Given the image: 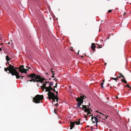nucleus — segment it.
<instances>
[{"instance_id":"nucleus-1","label":"nucleus","mask_w":131,"mask_h":131,"mask_svg":"<svg viewBox=\"0 0 131 131\" xmlns=\"http://www.w3.org/2000/svg\"><path fill=\"white\" fill-rule=\"evenodd\" d=\"M28 76L29 78V80H28L27 81H29L30 82H41L42 83V87L45 89L47 87L49 86V81H47L46 79L43 78H40L39 76H36L35 74L31 73Z\"/></svg>"},{"instance_id":"nucleus-2","label":"nucleus","mask_w":131,"mask_h":131,"mask_svg":"<svg viewBox=\"0 0 131 131\" xmlns=\"http://www.w3.org/2000/svg\"><path fill=\"white\" fill-rule=\"evenodd\" d=\"M52 82H50L49 83V86L48 87H47L46 88V91L49 92L48 93V95L49 96V98H57V97H55V96L53 93L51 92L50 91L53 90V88L51 86L53 85Z\"/></svg>"},{"instance_id":"nucleus-3","label":"nucleus","mask_w":131,"mask_h":131,"mask_svg":"<svg viewBox=\"0 0 131 131\" xmlns=\"http://www.w3.org/2000/svg\"><path fill=\"white\" fill-rule=\"evenodd\" d=\"M9 72L12 75H15L17 78L19 79L20 78V77L21 78L24 77V76H22L21 75L19 74V73L18 72L16 71V72H14L12 71H9Z\"/></svg>"},{"instance_id":"nucleus-4","label":"nucleus","mask_w":131,"mask_h":131,"mask_svg":"<svg viewBox=\"0 0 131 131\" xmlns=\"http://www.w3.org/2000/svg\"><path fill=\"white\" fill-rule=\"evenodd\" d=\"M92 116V118H91V120L92 121V122L93 123H95V122H96V126H97V122H98L100 121V119H98V118L97 117V116L99 117L100 118H101V117H100V115H97V116H94L93 117L92 116V115H90L89 116Z\"/></svg>"},{"instance_id":"nucleus-5","label":"nucleus","mask_w":131,"mask_h":131,"mask_svg":"<svg viewBox=\"0 0 131 131\" xmlns=\"http://www.w3.org/2000/svg\"><path fill=\"white\" fill-rule=\"evenodd\" d=\"M19 71L21 73H27V71H28V69H26L24 68V66H21L19 68Z\"/></svg>"},{"instance_id":"nucleus-6","label":"nucleus","mask_w":131,"mask_h":131,"mask_svg":"<svg viewBox=\"0 0 131 131\" xmlns=\"http://www.w3.org/2000/svg\"><path fill=\"white\" fill-rule=\"evenodd\" d=\"M76 101L78 102L77 107H80L81 104L83 103V99H76Z\"/></svg>"},{"instance_id":"nucleus-7","label":"nucleus","mask_w":131,"mask_h":131,"mask_svg":"<svg viewBox=\"0 0 131 131\" xmlns=\"http://www.w3.org/2000/svg\"><path fill=\"white\" fill-rule=\"evenodd\" d=\"M14 66L11 64H9L8 71H12L14 72H16L17 70L14 68Z\"/></svg>"},{"instance_id":"nucleus-8","label":"nucleus","mask_w":131,"mask_h":131,"mask_svg":"<svg viewBox=\"0 0 131 131\" xmlns=\"http://www.w3.org/2000/svg\"><path fill=\"white\" fill-rule=\"evenodd\" d=\"M43 99H33V101L36 103H39L43 101Z\"/></svg>"},{"instance_id":"nucleus-9","label":"nucleus","mask_w":131,"mask_h":131,"mask_svg":"<svg viewBox=\"0 0 131 131\" xmlns=\"http://www.w3.org/2000/svg\"><path fill=\"white\" fill-rule=\"evenodd\" d=\"M82 109H83V110H84V111H85V112H86L89 111V106L88 105L86 106L85 105H82Z\"/></svg>"},{"instance_id":"nucleus-10","label":"nucleus","mask_w":131,"mask_h":131,"mask_svg":"<svg viewBox=\"0 0 131 131\" xmlns=\"http://www.w3.org/2000/svg\"><path fill=\"white\" fill-rule=\"evenodd\" d=\"M75 125V123L74 122H71L70 123V129H71L74 127Z\"/></svg>"},{"instance_id":"nucleus-11","label":"nucleus","mask_w":131,"mask_h":131,"mask_svg":"<svg viewBox=\"0 0 131 131\" xmlns=\"http://www.w3.org/2000/svg\"><path fill=\"white\" fill-rule=\"evenodd\" d=\"M43 95H36L35 97L33 98H43Z\"/></svg>"},{"instance_id":"nucleus-12","label":"nucleus","mask_w":131,"mask_h":131,"mask_svg":"<svg viewBox=\"0 0 131 131\" xmlns=\"http://www.w3.org/2000/svg\"><path fill=\"white\" fill-rule=\"evenodd\" d=\"M95 46L94 44V43H92V44L91 48L92 50L93 51H95Z\"/></svg>"},{"instance_id":"nucleus-13","label":"nucleus","mask_w":131,"mask_h":131,"mask_svg":"<svg viewBox=\"0 0 131 131\" xmlns=\"http://www.w3.org/2000/svg\"><path fill=\"white\" fill-rule=\"evenodd\" d=\"M69 93L70 96H72L71 97H73L74 95V93H73L72 92H69Z\"/></svg>"},{"instance_id":"nucleus-14","label":"nucleus","mask_w":131,"mask_h":131,"mask_svg":"<svg viewBox=\"0 0 131 131\" xmlns=\"http://www.w3.org/2000/svg\"><path fill=\"white\" fill-rule=\"evenodd\" d=\"M50 101L51 99H52V101L54 102H57L58 101V100L59 99H49Z\"/></svg>"},{"instance_id":"nucleus-15","label":"nucleus","mask_w":131,"mask_h":131,"mask_svg":"<svg viewBox=\"0 0 131 131\" xmlns=\"http://www.w3.org/2000/svg\"><path fill=\"white\" fill-rule=\"evenodd\" d=\"M6 60H7V61H9L10 59V58L9 57V56L8 55H7L6 57Z\"/></svg>"},{"instance_id":"nucleus-16","label":"nucleus","mask_w":131,"mask_h":131,"mask_svg":"<svg viewBox=\"0 0 131 131\" xmlns=\"http://www.w3.org/2000/svg\"><path fill=\"white\" fill-rule=\"evenodd\" d=\"M84 97H85V98H86V97H85L84 95L82 94L80 95V98L79 97H78L77 98H84ZM76 98H77L76 97Z\"/></svg>"},{"instance_id":"nucleus-17","label":"nucleus","mask_w":131,"mask_h":131,"mask_svg":"<svg viewBox=\"0 0 131 131\" xmlns=\"http://www.w3.org/2000/svg\"><path fill=\"white\" fill-rule=\"evenodd\" d=\"M77 125H79L80 124V122H77V121H74V122Z\"/></svg>"},{"instance_id":"nucleus-18","label":"nucleus","mask_w":131,"mask_h":131,"mask_svg":"<svg viewBox=\"0 0 131 131\" xmlns=\"http://www.w3.org/2000/svg\"><path fill=\"white\" fill-rule=\"evenodd\" d=\"M8 68H8H5V71H7L8 70Z\"/></svg>"},{"instance_id":"nucleus-19","label":"nucleus","mask_w":131,"mask_h":131,"mask_svg":"<svg viewBox=\"0 0 131 131\" xmlns=\"http://www.w3.org/2000/svg\"><path fill=\"white\" fill-rule=\"evenodd\" d=\"M122 81H123V82H124L125 83H127V81H126V80H124V79H123V80H122Z\"/></svg>"},{"instance_id":"nucleus-20","label":"nucleus","mask_w":131,"mask_h":131,"mask_svg":"<svg viewBox=\"0 0 131 131\" xmlns=\"http://www.w3.org/2000/svg\"><path fill=\"white\" fill-rule=\"evenodd\" d=\"M91 111H88V113H87V115H88L89 114H91V113L90 112Z\"/></svg>"},{"instance_id":"nucleus-21","label":"nucleus","mask_w":131,"mask_h":131,"mask_svg":"<svg viewBox=\"0 0 131 131\" xmlns=\"http://www.w3.org/2000/svg\"><path fill=\"white\" fill-rule=\"evenodd\" d=\"M103 82H102L101 84V88H103Z\"/></svg>"},{"instance_id":"nucleus-22","label":"nucleus","mask_w":131,"mask_h":131,"mask_svg":"<svg viewBox=\"0 0 131 131\" xmlns=\"http://www.w3.org/2000/svg\"><path fill=\"white\" fill-rule=\"evenodd\" d=\"M52 69H51V71L52 72V74H53V75L52 76V78H54V77L53 76V71H52Z\"/></svg>"},{"instance_id":"nucleus-23","label":"nucleus","mask_w":131,"mask_h":131,"mask_svg":"<svg viewBox=\"0 0 131 131\" xmlns=\"http://www.w3.org/2000/svg\"><path fill=\"white\" fill-rule=\"evenodd\" d=\"M93 127L91 126L90 127V130H93Z\"/></svg>"},{"instance_id":"nucleus-24","label":"nucleus","mask_w":131,"mask_h":131,"mask_svg":"<svg viewBox=\"0 0 131 131\" xmlns=\"http://www.w3.org/2000/svg\"><path fill=\"white\" fill-rule=\"evenodd\" d=\"M102 122L103 123H104V125H107V123H106L105 122L103 121H102Z\"/></svg>"},{"instance_id":"nucleus-25","label":"nucleus","mask_w":131,"mask_h":131,"mask_svg":"<svg viewBox=\"0 0 131 131\" xmlns=\"http://www.w3.org/2000/svg\"><path fill=\"white\" fill-rule=\"evenodd\" d=\"M102 122L103 123H104V125H107V123H106L105 122L103 121H102Z\"/></svg>"},{"instance_id":"nucleus-26","label":"nucleus","mask_w":131,"mask_h":131,"mask_svg":"<svg viewBox=\"0 0 131 131\" xmlns=\"http://www.w3.org/2000/svg\"><path fill=\"white\" fill-rule=\"evenodd\" d=\"M120 75L121 76V77H122V78H125L124 76L123 75L121 74H120Z\"/></svg>"},{"instance_id":"nucleus-27","label":"nucleus","mask_w":131,"mask_h":131,"mask_svg":"<svg viewBox=\"0 0 131 131\" xmlns=\"http://www.w3.org/2000/svg\"><path fill=\"white\" fill-rule=\"evenodd\" d=\"M87 115H84V117L85 118H87Z\"/></svg>"},{"instance_id":"nucleus-28","label":"nucleus","mask_w":131,"mask_h":131,"mask_svg":"<svg viewBox=\"0 0 131 131\" xmlns=\"http://www.w3.org/2000/svg\"><path fill=\"white\" fill-rule=\"evenodd\" d=\"M112 12V10H109L108 11V13H111Z\"/></svg>"},{"instance_id":"nucleus-29","label":"nucleus","mask_w":131,"mask_h":131,"mask_svg":"<svg viewBox=\"0 0 131 131\" xmlns=\"http://www.w3.org/2000/svg\"><path fill=\"white\" fill-rule=\"evenodd\" d=\"M54 105H56L57 106H58V103H57L56 104L54 103Z\"/></svg>"},{"instance_id":"nucleus-30","label":"nucleus","mask_w":131,"mask_h":131,"mask_svg":"<svg viewBox=\"0 0 131 131\" xmlns=\"http://www.w3.org/2000/svg\"><path fill=\"white\" fill-rule=\"evenodd\" d=\"M89 111H92V109H91V108H89Z\"/></svg>"},{"instance_id":"nucleus-31","label":"nucleus","mask_w":131,"mask_h":131,"mask_svg":"<svg viewBox=\"0 0 131 131\" xmlns=\"http://www.w3.org/2000/svg\"><path fill=\"white\" fill-rule=\"evenodd\" d=\"M57 83H56V85L55 86V87H56V88L57 86Z\"/></svg>"},{"instance_id":"nucleus-32","label":"nucleus","mask_w":131,"mask_h":131,"mask_svg":"<svg viewBox=\"0 0 131 131\" xmlns=\"http://www.w3.org/2000/svg\"><path fill=\"white\" fill-rule=\"evenodd\" d=\"M53 87H54V89H53V91H55V89H54L55 86H54Z\"/></svg>"},{"instance_id":"nucleus-33","label":"nucleus","mask_w":131,"mask_h":131,"mask_svg":"<svg viewBox=\"0 0 131 131\" xmlns=\"http://www.w3.org/2000/svg\"><path fill=\"white\" fill-rule=\"evenodd\" d=\"M99 113H100V114H102V115H104L105 116H105V115H104V114H102V113H100V112Z\"/></svg>"},{"instance_id":"nucleus-34","label":"nucleus","mask_w":131,"mask_h":131,"mask_svg":"<svg viewBox=\"0 0 131 131\" xmlns=\"http://www.w3.org/2000/svg\"><path fill=\"white\" fill-rule=\"evenodd\" d=\"M107 116H107V117H105V118H104V120H105V119H107Z\"/></svg>"},{"instance_id":"nucleus-35","label":"nucleus","mask_w":131,"mask_h":131,"mask_svg":"<svg viewBox=\"0 0 131 131\" xmlns=\"http://www.w3.org/2000/svg\"><path fill=\"white\" fill-rule=\"evenodd\" d=\"M2 50V48H0V51H1Z\"/></svg>"},{"instance_id":"nucleus-36","label":"nucleus","mask_w":131,"mask_h":131,"mask_svg":"<svg viewBox=\"0 0 131 131\" xmlns=\"http://www.w3.org/2000/svg\"><path fill=\"white\" fill-rule=\"evenodd\" d=\"M89 125H87V127H89Z\"/></svg>"},{"instance_id":"nucleus-37","label":"nucleus","mask_w":131,"mask_h":131,"mask_svg":"<svg viewBox=\"0 0 131 131\" xmlns=\"http://www.w3.org/2000/svg\"><path fill=\"white\" fill-rule=\"evenodd\" d=\"M80 119H79L78 120V121H79L78 122L80 121Z\"/></svg>"},{"instance_id":"nucleus-38","label":"nucleus","mask_w":131,"mask_h":131,"mask_svg":"<svg viewBox=\"0 0 131 131\" xmlns=\"http://www.w3.org/2000/svg\"><path fill=\"white\" fill-rule=\"evenodd\" d=\"M10 42H8V44H10Z\"/></svg>"},{"instance_id":"nucleus-39","label":"nucleus","mask_w":131,"mask_h":131,"mask_svg":"<svg viewBox=\"0 0 131 131\" xmlns=\"http://www.w3.org/2000/svg\"><path fill=\"white\" fill-rule=\"evenodd\" d=\"M99 48H101V47H100V46H99Z\"/></svg>"},{"instance_id":"nucleus-40","label":"nucleus","mask_w":131,"mask_h":131,"mask_svg":"<svg viewBox=\"0 0 131 131\" xmlns=\"http://www.w3.org/2000/svg\"><path fill=\"white\" fill-rule=\"evenodd\" d=\"M86 121H87V120H88L87 118H86Z\"/></svg>"},{"instance_id":"nucleus-41","label":"nucleus","mask_w":131,"mask_h":131,"mask_svg":"<svg viewBox=\"0 0 131 131\" xmlns=\"http://www.w3.org/2000/svg\"><path fill=\"white\" fill-rule=\"evenodd\" d=\"M96 112H99V111H96Z\"/></svg>"},{"instance_id":"nucleus-42","label":"nucleus","mask_w":131,"mask_h":131,"mask_svg":"<svg viewBox=\"0 0 131 131\" xmlns=\"http://www.w3.org/2000/svg\"><path fill=\"white\" fill-rule=\"evenodd\" d=\"M116 98L117 99L118 98V97H116Z\"/></svg>"},{"instance_id":"nucleus-43","label":"nucleus","mask_w":131,"mask_h":131,"mask_svg":"<svg viewBox=\"0 0 131 131\" xmlns=\"http://www.w3.org/2000/svg\"><path fill=\"white\" fill-rule=\"evenodd\" d=\"M107 98H109L108 97H107Z\"/></svg>"},{"instance_id":"nucleus-44","label":"nucleus","mask_w":131,"mask_h":131,"mask_svg":"<svg viewBox=\"0 0 131 131\" xmlns=\"http://www.w3.org/2000/svg\"><path fill=\"white\" fill-rule=\"evenodd\" d=\"M104 80L103 81V82H104Z\"/></svg>"},{"instance_id":"nucleus-45","label":"nucleus","mask_w":131,"mask_h":131,"mask_svg":"<svg viewBox=\"0 0 131 131\" xmlns=\"http://www.w3.org/2000/svg\"><path fill=\"white\" fill-rule=\"evenodd\" d=\"M56 110V109H55L54 111H55Z\"/></svg>"}]
</instances>
